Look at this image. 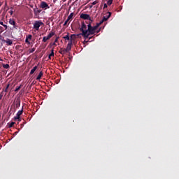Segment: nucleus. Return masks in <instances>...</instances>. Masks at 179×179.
<instances>
[{
    "label": "nucleus",
    "mask_w": 179,
    "mask_h": 179,
    "mask_svg": "<svg viewBox=\"0 0 179 179\" xmlns=\"http://www.w3.org/2000/svg\"><path fill=\"white\" fill-rule=\"evenodd\" d=\"M111 17V13L108 12V16H104L102 19V20L103 22H107V20H108V19H110V17Z\"/></svg>",
    "instance_id": "obj_9"
},
{
    "label": "nucleus",
    "mask_w": 179,
    "mask_h": 179,
    "mask_svg": "<svg viewBox=\"0 0 179 179\" xmlns=\"http://www.w3.org/2000/svg\"><path fill=\"white\" fill-rule=\"evenodd\" d=\"M58 38H59V37H57L55 40V43H58Z\"/></svg>",
    "instance_id": "obj_29"
},
{
    "label": "nucleus",
    "mask_w": 179,
    "mask_h": 179,
    "mask_svg": "<svg viewBox=\"0 0 179 179\" xmlns=\"http://www.w3.org/2000/svg\"><path fill=\"white\" fill-rule=\"evenodd\" d=\"M12 14H13V12H11L10 15H12Z\"/></svg>",
    "instance_id": "obj_37"
},
{
    "label": "nucleus",
    "mask_w": 179,
    "mask_h": 179,
    "mask_svg": "<svg viewBox=\"0 0 179 179\" xmlns=\"http://www.w3.org/2000/svg\"><path fill=\"white\" fill-rule=\"evenodd\" d=\"M68 22H69V20L67 19V20L64 22V26H66V24H68Z\"/></svg>",
    "instance_id": "obj_25"
},
{
    "label": "nucleus",
    "mask_w": 179,
    "mask_h": 179,
    "mask_svg": "<svg viewBox=\"0 0 179 179\" xmlns=\"http://www.w3.org/2000/svg\"><path fill=\"white\" fill-rule=\"evenodd\" d=\"M22 114H23V107L21 110H19L17 113L16 116L14 117V120H18V121H20V116Z\"/></svg>",
    "instance_id": "obj_6"
},
{
    "label": "nucleus",
    "mask_w": 179,
    "mask_h": 179,
    "mask_svg": "<svg viewBox=\"0 0 179 179\" xmlns=\"http://www.w3.org/2000/svg\"><path fill=\"white\" fill-rule=\"evenodd\" d=\"M87 27H88V29L87 30V31H89L90 30V29L92 28V24H89L87 25Z\"/></svg>",
    "instance_id": "obj_24"
},
{
    "label": "nucleus",
    "mask_w": 179,
    "mask_h": 179,
    "mask_svg": "<svg viewBox=\"0 0 179 179\" xmlns=\"http://www.w3.org/2000/svg\"><path fill=\"white\" fill-rule=\"evenodd\" d=\"M34 51H36V49L32 48V49L31 50L30 52H34Z\"/></svg>",
    "instance_id": "obj_30"
},
{
    "label": "nucleus",
    "mask_w": 179,
    "mask_h": 179,
    "mask_svg": "<svg viewBox=\"0 0 179 179\" xmlns=\"http://www.w3.org/2000/svg\"><path fill=\"white\" fill-rule=\"evenodd\" d=\"M49 57H54V49L51 50V53L49 55Z\"/></svg>",
    "instance_id": "obj_20"
},
{
    "label": "nucleus",
    "mask_w": 179,
    "mask_h": 179,
    "mask_svg": "<svg viewBox=\"0 0 179 179\" xmlns=\"http://www.w3.org/2000/svg\"><path fill=\"white\" fill-rule=\"evenodd\" d=\"M73 36H75L74 34L71 35V37H69V35H66V36H64L63 38H64V40H68V41H71V40H72Z\"/></svg>",
    "instance_id": "obj_10"
},
{
    "label": "nucleus",
    "mask_w": 179,
    "mask_h": 179,
    "mask_svg": "<svg viewBox=\"0 0 179 179\" xmlns=\"http://www.w3.org/2000/svg\"><path fill=\"white\" fill-rule=\"evenodd\" d=\"M43 22L41 20L35 21L34 23V29L35 30L38 31L40 29V27L43 26Z\"/></svg>",
    "instance_id": "obj_2"
},
{
    "label": "nucleus",
    "mask_w": 179,
    "mask_h": 179,
    "mask_svg": "<svg viewBox=\"0 0 179 179\" xmlns=\"http://www.w3.org/2000/svg\"><path fill=\"white\" fill-rule=\"evenodd\" d=\"M37 70V66H35L30 71V75H33V73H34V72H36V71Z\"/></svg>",
    "instance_id": "obj_13"
},
{
    "label": "nucleus",
    "mask_w": 179,
    "mask_h": 179,
    "mask_svg": "<svg viewBox=\"0 0 179 179\" xmlns=\"http://www.w3.org/2000/svg\"><path fill=\"white\" fill-rule=\"evenodd\" d=\"M66 51L65 50V49H61L59 50V54H62V55H65V54H66Z\"/></svg>",
    "instance_id": "obj_15"
},
{
    "label": "nucleus",
    "mask_w": 179,
    "mask_h": 179,
    "mask_svg": "<svg viewBox=\"0 0 179 179\" xmlns=\"http://www.w3.org/2000/svg\"><path fill=\"white\" fill-rule=\"evenodd\" d=\"M21 87H22V85L18 86V87L15 90V92H19V90H20Z\"/></svg>",
    "instance_id": "obj_19"
},
{
    "label": "nucleus",
    "mask_w": 179,
    "mask_h": 179,
    "mask_svg": "<svg viewBox=\"0 0 179 179\" xmlns=\"http://www.w3.org/2000/svg\"><path fill=\"white\" fill-rule=\"evenodd\" d=\"M103 22H104V21H103V20H101L99 22V23L97 24L96 26L99 27V26H100V24H102L103 23Z\"/></svg>",
    "instance_id": "obj_23"
},
{
    "label": "nucleus",
    "mask_w": 179,
    "mask_h": 179,
    "mask_svg": "<svg viewBox=\"0 0 179 179\" xmlns=\"http://www.w3.org/2000/svg\"><path fill=\"white\" fill-rule=\"evenodd\" d=\"M3 27H5V29H8V25L3 24Z\"/></svg>",
    "instance_id": "obj_31"
},
{
    "label": "nucleus",
    "mask_w": 179,
    "mask_h": 179,
    "mask_svg": "<svg viewBox=\"0 0 179 179\" xmlns=\"http://www.w3.org/2000/svg\"><path fill=\"white\" fill-rule=\"evenodd\" d=\"M5 43L7 44V45H11L12 44H13V41H12V40L10 39H7L6 41H5Z\"/></svg>",
    "instance_id": "obj_12"
},
{
    "label": "nucleus",
    "mask_w": 179,
    "mask_h": 179,
    "mask_svg": "<svg viewBox=\"0 0 179 179\" xmlns=\"http://www.w3.org/2000/svg\"><path fill=\"white\" fill-rule=\"evenodd\" d=\"M3 97V92H1L0 94V100H2V98Z\"/></svg>",
    "instance_id": "obj_26"
},
{
    "label": "nucleus",
    "mask_w": 179,
    "mask_h": 179,
    "mask_svg": "<svg viewBox=\"0 0 179 179\" xmlns=\"http://www.w3.org/2000/svg\"><path fill=\"white\" fill-rule=\"evenodd\" d=\"M43 76V71H41L38 76L36 77V80H40L41 79V77Z\"/></svg>",
    "instance_id": "obj_14"
},
{
    "label": "nucleus",
    "mask_w": 179,
    "mask_h": 179,
    "mask_svg": "<svg viewBox=\"0 0 179 179\" xmlns=\"http://www.w3.org/2000/svg\"><path fill=\"white\" fill-rule=\"evenodd\" d=\"M87 27L85 24V22H82L81 24V28L80 29V31L82 33L80 34L81 36L84 37L85 40H87L88 38V34H87Z\"/></svg>",
    "instance_id": "obj_1"
},
{
    "label": "nucleus",
    "mask_w": 179,
    "mask_h": 179,
    "mask_svg": "<svg viewBox=\"0 0 179 179\" xmlns=\"http://www.w3.org/2000/svg\"><path fill=\"white\" fill-rule=\"evenodd\" d=\"M41 8H42V9H50V6H48L45 1H42L41 3Z\"/></svg>",
    "instance_id": "obj_8"
},
{
    "label": "nucleus",
    "mask_w": 179,
    "mask_h": 179,
    "mask_svg": "<svg viewBox=\"0 0 179 179\" xmlns=\"http://www.w3.org/2000/svg\"><path fill=\"white\" fill-rule=\"evenodd\" d=\"M96 3H97V1H94L92 2V5H96Z\"/></svg>",
    "instance_id": "obj_28"
},
{
    "label": "nucleus",
    "mask_w": 179,
    "mask_h": 179,
    "mask_svg": "<svg viewBox=\"0 0 179 179\" xmlns=\"http://www.w3.org/2000/svg\"><path fill=\"white\" fill-rule=\"evenodd\" d=\"M29 38H31V35H29Z\"/></svg>",
    "instance_id": "obj_34"
},
{
    "label": "nucleus",
    "mask_w": 179,
    "mask_h": 179,
    "mask_svg": "<svg viewBox=\"0 0 179 179\" xmlns=\"http://www.w3.org/2000/svg\"><path fill=\"white\" fill-rule=\"evenodd\" d=\"M0 61H2V59H0Z\"/></svg>",
    "instance_id": "obj_38"
},
{
    "label": "nucleus",
    "mask_w": 179,
    "mask_h": 179,
    "mask_svg": "<svg viewBox=\"0 0 179 179\" xmlns=\"http://www.w3.org/2000/svg\"><path fill=\"white\" fill-rule=\"evenodd\" d=\"M13 125H15V122H12L11 123H10L8 127L12 128V127H13Z\"/></svg>",
    "instance_id": "obj_22"
},
{
    "label": "nucleus",
    "mask_w": 179,
    "mask_h": 179,
    "mask_svg": "<svg viewBox=\"0 0 179 179\" xmlns=\"http://www.w3.org/2000/svg\"><path fill=\"white\" fill-rule=\"evenodd\" d=\"M66 52H69L71 50H72V39L70 40L69 43L67 44L66 48L64 49Z\"/></svg>",
    "instance_id": "obj_5"
},
{
    "label": "nucleus",
    "mask_w": 179,
    "mask_h": 179,
    "mask_svg": "<svg viewBox=\"0 0 179 179\" xmlns=\"http://www.w3.org/2000/svg\"><path fill=\"white\" fill-rule=\"evenodd\" d=\"M48 58H49V59H51V57L49 56Z\"/></svg>",
    "instance_id": "obj_35"
},
{
    "label": "nucleus",
    "mask_w": 179,
    "mask_h": 179,
    "mask_svg": "<svg viewBox=\"0 0 179 179\" xmlns=\"http://www.w3.org/2000/svg\"><path fill=\"white\" fill-rule=\"evenodd\" d=\"M80 19H84V20H90V15L89 14L82 13L80 15Z\"/></svg>",
    "instance_id": "obj_7"
},
{
    "label": "nucleus",
    "mask_w": 179,
    "mask_h": 179,
    "mask_svg": "<svg viewBox=\"0 0 179 179\" xmlns=\"http://www.w3.org/2000/svg\"><path fill=\"white\" fill-rule=\"evenodd\" d=\"M0 24H1V26H3V22H0Z\"/></svg>",
    "instance_id": "obj_33"
},
{
    "label": "nucleus",
    "mask_w": 179,
    "mask_h": 179,
    "mask_svg": "<svg viewBox=\"0 0 179 179\" xmlns=\"http://www.w3.org/2000/svg\"><path fill=\"white\" fill-rule=\"evenodd\" d=\"M3 68H4V69H9V64H3Z\"/></svg>",
    "instance_id": "obj_18"
},
{
    "label": "nucleus",
    "mask_w": 179,
    "mask_h": 179,
    "mask_svg": "<svg viewBox=\"0 0 179 179\" xmlns=\"http://www.w3.org/2000/svg\"><path fill=\"white\" fill-rule=\"evenodd\" d=\"M97 25L94 26V27H91V29L87 31V34H88V38L89 36H92V34H94V33H96V30L97 29Z\"/></svg>",
    "instance_id": "obj_3"
},
{
    "label": "nucleus",
    "mask_w": 179,
    "mask_h": 179,
    "mask_svg": "<svg viewBox=\"0 0 179 179\" xmlns=\"http://www.w3.org/2000/svg\"><path fill=\"white\" fill-rule=\"evenodd\" d=\"M72 17H73V13H71L69 16L67 20H70L71 19H72Z\"/></svg>",
    "instance_id": "obj_17"
},
{
    "label": "nucleus",
    "mask_w": 179,
    "mask_h": 179,
    "mask_svg": "<svg viewBox=\"0 0 179 179\" xmlns=\"http://www.w3.org/2000/svg\"><path fill=\"white\" fill-rule=\"evenodd\" d=\"M34 15H40V13H41V10L36 8L34 9Z\"/></svg>",
    "instance_id": "obj_11"
},
{
    "label": "nucleus",
    "mask_w": 179,
    "mask_h": 179,
    "mask_svg": "<svg viewBox=\"0 0 179 179\" xmlns=\"http://www.w3.org/2000/svg\"><path fill=\"white\" fill-rule=\"evenodd\" d=\"M9 23H10V24H12L13 26H14L13 27H15V24H16V22H15V20H13L12 19H10Z\"/></svg>",
    "instance_id": "obj_16"
},
{
    "label": "nucleus",
    "mask_w": 179,
    "mask_h": 179,
    "mask_svg": "<svg viewBox=\"0 0 179 179\" xmlns=\"http://www.w3.org/2000/svg\"><path fill=\"white\" fill-rule=\"evenodd\" d=\"M112 3H113V0H108L107 1V5H108V6L111 5Z\"/></svg>",
    "instance_id": "obj_21"
},
{
    "label": "nucleus",
    "mask_w": 179,
    "mask_h": 179,
    "mask_svg": "<svg viewBox=\"0 0 179 179\" xmlns=\"http://www.w3.org/2000/svg\"><path fill=\"white\" fill-rule=\"evenodd\" d=\"M103 8H107V4H106V3H105V4L103 5Z\"/></svg>",
    "instance_id": "obj_32"
},
{
    "label": "nucleus",
    "mask_w": 179,
    "mask_h": 179,
    "mask_svg": "<svg viewBox=\"0 0 179 179\" xmlns=\"http://www.w3.org/2000/svg\"><path fill=\"white\" fill-rule=\"evenodd\" d=\"M55 35V33L50 32L47 36H44L43 38V43H47V41L50 40V38H51V37H52Z\"/></svg>",
    "instance_id": "obj_4"
},
{
    "label": "nucleus",
    "mask_w": 179,
    "mask_h": 179,
    "mask_svg": "<svg viewBox=\"0 0 179 179\" xmlns=\"http://www.w3.org/2000/svg\"><path fill=\"white\" fill-rule=\"evenodd\" d=\"M53 45H55V42L53 43Z\"/></svg>",
    "instance_id": "obj_36"
},
{
    "label": "nucleus",
    "mask_w": 179,
    "mask_h": 179,
    "mask_svg": "<svg viewBox=\"0 0 179 179\" xmlns=\"http://www.w3.org/2000/svg\"><path fill=\"white\" fill-rule=\"evenodd\" d=\"M8 89H9V85H7V87H6L4 92H8Z\"/></svg>",
    "instance_id": "obj_27"
}]
</instances>
